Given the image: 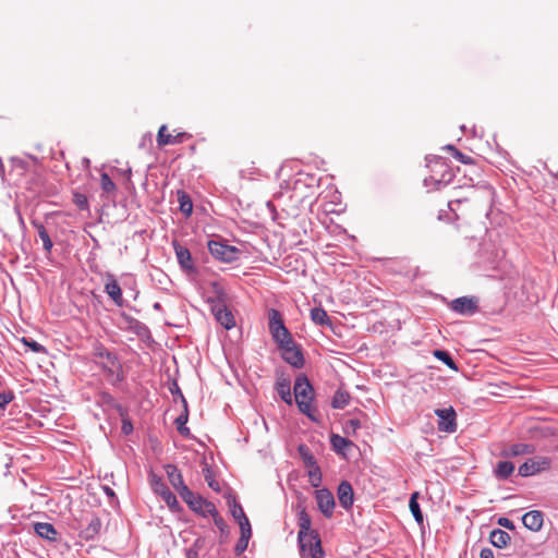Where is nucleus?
<instances>
[{
	"label": "nucleus",
	"mask_w": 558,
	"mask_h": 558,
	"mask_svg": "<svg viewBox=\"0 0 558 558\" xmlns=\"http://www.w3.org/2000/svg\"><path fill=\"white\" fill-rule=\"evenodd\" d=\"M293 391L299 410L314 421L315 409L312 405L314 400V389L305 375L301 374L296 377Z\"/></svg>",
	"instance_id": "2"
},
{
	"label": "nucleus",
	"mask_w": 558,
	"mask_h": 558,
	"mask_svg": "<svg viewBox=\"0 0 558 558\" xmlns=\"http://www.w3.org/2000/svg\"><path fill=\"white\" fill-rule=\"evenodd\" d=\"M34 529L37 535L48 541H54L58 534L53 525L47 522L36 523Z\"/></svg>",
	"instance_id": "22"
},
{
	"label": "nucleus",
	"mask_w": 558,
	"mask_h": 558,
	"mask_svg": "<svg viewBox=\"0 0 558 558\" xmlns=\"http://www.w3.org/2000/svg\"><path fill=\"white\" fill-rule=\"evenodd\" d=\"M311 318L312 320L320 326L330 325V318L327 312L322 307H315L311 310Z\"/></svg>",
	"instance_id": "27"
},
{
	"label": "nucleus",
	"mask_w": 558,
	"mask_h": 558,
	"mask_svg": "<svg viewBox=\"0 0 558 558\" xmlns=\"http://www.w3.org/2000/svg\"><path fill=\"white\" fill-rule=\"evenodd\" d=\"M182 402H183V412L177 417L175 425H177L178 432L181 435L187 436L190 434V429L185 426V424L187 423V418H189L187 403L184 399L182 400Z\"/></svg>",
	"instance_id": "26"
},
{
	"label": "nucleus",
	"mask_w": 558,
	"mask_h": 558,
	"mask_svg": "<svg viewBox=\"0 0 558 558\" xmlns=\"http://www.w3.org/2000/svg\"><path fill=\"white\" fill-rule=\"evenodd\" d=\"M438 416V429L444 433L452 434L457 430V413L452 407L447 409H436Z\"/></svg>",
	"instance_id": "8"
},
{
	"label": "nucleus",
	"mask_w": 558,
	"mask_h": 558,
	"mask_svg": "<svg viewBox=\"0 0 558 558\" xmlns=\"http://www.w3.org/2000/svg\"><path fill=\"white\" fill-rule=\"evenodd\" d=\"M330 441L338 453H343L344 449L353 445L351 440L339 435H332Z\"/></svg>",
	"instance_id": "31"
},
{
	"label": "nucleus",
	"mask_w": 558,
	"mask_h": 558,
	"mask_svg": "<svg viewBox=\"0 0 558 558\" xmlns=\"http://www.w3.org/2000/svg\"><path fill=\"white\" fill-rule=\"evenodd\" d=\"M123 430H124V433H130L132 430V425L124 423Z\"/></svg>",
	"instance_id": "53"
},
{
	"label": "nucleus",
	"mask_w": 558,
	"mask_h": 558,
	"mask_svg": "<svg viewBox=\"0 0 558 558\" xmlns=\"http://www.w3.org/2000/svg\"><path fill=\"white\" fill-rule=\"evenodd\" d=\"M191 137V134L186 132H179L177 134L168 133V126L162 124L158 130L156 141L159 147H165L167 145L181 144Z\"/></svg>",
	"instance_id": "9"
},
{
	"label": "nucleus",
	"mask_w": 558,
	"mask_h": 558,
	"mask_svg": "<svg viewBox=\"0 0 558 558\" xmlns=\"http://www.w3.org/2000/svg\"><path fill=\"white\" fill-rule=\"evenodd\" d=\"M181 498L192 511L203 517H207L209 513L215 512V505L211 501L194 494L191 489H185Z\"/></svg>",
	"instance_id": "4"
},
{
	"label": "nucleus",
	"mask_w": 558,
	"mask_h": 558,
	"mask_svg": "<svg viewBox=\"0 0 558 558\" xmlns=\"http://www.w3.org/2000/svg\"><path fill=\"white\" fill-rule=\"evenodd\" d=\"M214 295L208 298V302L211 305L225 306L227 301V294L223 288L218 282L211 283Z\"/></svg>",
	"instance_id": "21"
},
{
	"label": "nucleus",
	"mask_w": 558,
	"mask_h": 558,
	"mask_svg": "<svg viewBox=\"0 0 558 558\" xmlns=\"http://www.w3.org/2000/svg\"><path fill=\"white\" fill-rule=\"evenodd\" d=\"M320 542L319 535L316 532V537L312 538L310 535L306 537L304 542H300L301 549L303 551L307 550L310 555L313 554L314 543Z\"/></svg>",
	"instance_id": "42"
},
{
	"label": "nucleus",
	"mask_w": 558,
	"mask_h": 558,
	"mask_svg": "<svg viewBox=\"0 0 558 558\" xmlns=\"http://www.w3.org/2000/svg\"><path fill=\"white\" fill-rule=\"evenodd\" d=\"M105 292L118 305L122 306L123 295L120 284L112 274H106Z\"/></svg>",
	"instance_id": "12"
},
{
	"label": "nucleus",
	"mask_w": 558,
	"mask_h": 558,
	"mask_svg": "<svg viewBox=\"0 0 558 558\" xmlns=\"http://www.w3.org/2000/svg\"><path fill=\"white\" fill-rule=\"evenodd\" d=\"M361 427V422L357 418H351L345 422L344 432L347 434H355V432Z\"/></svg>",
	"instance_id": "43"
},
{
	"label": "nucleus",
	"mask_w": 558,
	"mask_h": 558,
	"mask_svg": "<svg viewBox=\"0 0 558 558\" xmlns=\"http://www.w3.org/2000/svg\"><path fill=\"white\" fill-rule=\"evenodd\" d=\"M298 523L300 527L298 533L299 542H304L308 535L312 538L316 537V531L312 530V520L305 508L301 509Z\"/></svg>",
	"instance_id": "13"
},
{
	"label": "nucleus",
	"mask_w": 558,
	"mask_h": 558,
	"mask_svg": "<svg viewBox=\"0 0 558 558\" xmlns=\"http://www.w3.org/2000/svg\"><path fill=\"white\" fill-rule=\"evenodd\" d=\"M317 507L327 518H331L335 509V498L330 490L323 488L315 494Z\"/></svg>",
	"instance_id": "10"
},
{
	"label": "nucleus",
	"mask_w": 558,
	"mask_h": 558,
	"mask_svg": "<svg viewBox=\"0 0 558 558\" xmlns=\"http://www.w3.org/2000/svg\"><path fill=\"white\" fill-rule=\"evenodd\" d=\"M350 401V395L345 391L338 390L336 391L331 405L333 409H343L349 404Z\"/></svg>",
	"instance_id": "33"
},
{
	"label": "nucleus",
	"mask_w": 558,
	"mask_h": 558,
	"mask_svg": "<svg viewBox=\"0 0 558 558\" xmlns=\"http://www.w3.org/2000/svg\"><path fill=\"white\" fill-rule=\"evenodd\" d=\"M451 308L462 315H472L477 310V301L474 298H458L451 302Z\"/></svg>",
	"instance_id": "14"
},
{
	"label": "nucleus",
	"mask_w": 558,
	"mask_h": 558,
	"mask_svg": "<svg viewBox=\"0 0 558 558\" xmlns=\"http://www.w3.org/2000/svg\"><path fill=\"white\" fill-rule=\"evenodd\" d=\"M101 529V521L99 518L93 517L88 525L82 530L81 536L85 539L94 538Z\"/></svg>",
	"instance_id": "25"
},
{
	"label": "nucleus",
	"mask_w": 558,
	"mask_h": 558,
	"mask_svg": "<svg viewBox=\"0 0 558 558\" xmlns=\"http://www.w3.org/2000/svg\"><path fill=\"white\" fill-rule=\"evenodd\" d=\"M299 453L302 458V461H303L305 468H308V466L313 468V465L317 464L313 453L311 452L308 447H306L305 445L299 446Z\"/></svg>",
	"instance_id": "35"
},
{
	"label": "nucleus",
	"mask_w": 558,
	"mask_h": 558,
	"mask_svg": "<svg viewBox=\"0 0 558 558\" xmlns=\"http://www.w3.org/2000/svg\"><path fill=\"white\" fill-rule=\"evenodd\" d=\"M214 518L215 524L219 527H222L223 525V519L219 515L217 509L215 508V512L209 513Z\"/></svg>",
	"instance_id": "51"
},
{
	"label": "nucleus",
	"mask_w": 558,
	"mask_h": 558,
	"mask_svg": "<svg viewBox=\"0 0 558 558\" xmlns=\"http://www.w3.org/2000/svg\"><path fill=\"white\" fill-rule=\"evenodd\" d=\"M23 343L35 353H46L45 347L34 340H27L26 338H23Z\"/></svg>",
	"instance_id": "44"
},
{
	"label": "nucleus",
	"mask_w": 558,
	"mask_h": 558,
	"mask_svg": "<svg viewBox=\"0 0 558 558\" xmlns=\"http://www.w3.org/2000/svg\"><path fill=\"white\" fill-rule=\"evenodd\" d=\"M498 524L505 529H508V530H513L514 529V524L513 522L508 519V518H499L498 519Z\"/></svg>",
	"instance_id": "50"
},
{
	"label": "nucleus",
	"mask_w": 558,
	"mask_h": 558,
	"mask_svg": "<svg viewBox=\"0 0 558 558\" xmlns=\"http://www.w3.org/2000/svg\"><path fill=\"white\" fill-rule=\"evenodd\" d=\"M231 514L233 515V518L240 522V520L242 519H245L247 518L243 511V508L241 507V505L234 502V505L232 506L231 508Z\"/></svg>",
	"instance_id": "46"
},
{
	"label": "nucleus",
	"mask_w": 558,
	"mask_h": 558,
	"mask_svg": "<svg viewBox=\"0 0 558 558\" xmlns=\"http://www.w3.org/2000/svg\"><path fill=\"white\" fill-rule=\"evenodd\" d=\"M149 483L153 490L162 497L167 506L172 511L180 510V505L178 502L175 495L172 494V492L167 487V485L162 482L161 477L157 476L156 474H150Z\"/></svg>",
	"instance_id": "6"
},
{
	"label": "nucleus",
	"mask_w": 558,
	"mask_h": 558,
	"mask_svg": "<svg viewBox=\"0 0 558 558\" xmlns=\"http://www.w3.org/2000/svg\"><path fill=\"white\" fill-rule=\"evenodd\" d=\"M35 227L37 228L38 235L40 240L43 241L44 248L47 252H50L52 248V241L46 230V228L41 223H35Z\"/></svg>",
	"instance_id": "36"
},
{
	"label": "nucleus",
	"mask_w": 558,
	"mask_h": 558,
	"mask_svg": "<svg viewBox=\"0 0 558 558\" xmlns=\"http://www.w3.org/2000/svg\"><path fill=\"white\" fill-rule=\"evenodd\" d=\"M417 497H418L417 492H415L411 495L409 507H410V510H411L413 517L415 518L416 522L422 524L423 523V514L420 509V505L417 502Z\"/></svg>",
	"instance_id": "34"
},
{
	"label": "nucleus",
	"mask_w": 558,
	"mask_h": 558,
	"mask_svg": "<svg viewBox=\"0 0 558 558\" xmlns=\"http://www.w3.org/2000/svg\"><path fill=\"white\" fill-rule=\"evenodd\" d=\"M338 500L341 507L350 509L354 501V493L352 485L348 481H342L337 490Z\"/></svg>",
	"instance_id": "17"
},
{
	"label": "nucleus",
	"mask_w": 558,
	"mask_h": 558,
	"mask_svg": "<svg viewBox=\"0 0 558 558\" xmlns=\"http://www.w3.org/2000/svg\"><path fill=\"white\" fill-rule=\"evenodd\" d=\"M14 398L12 391L0 392V409H4Z\"/></svg>",
	"instance_id": "47"
},
{
	"label": "nucleus",
	"mask_w": 558,
	"mask_h": 558,
	"mask_svg": "<svg viewBox=\"0 0 558 558\" xmlns=\"http://www.w3.org/2000/svg\"><path fill=\"white\" fill-rule=\"evenodd\" d=\"M535 451L536 448L533 445L520 442L511 445L502 454L506 457H518L533 454Z\"/></svg>",
	"instance_id": "20"
},
{
	"label": "nucleus",
	"mask_w": 558,
	"mask_h": 558,
	"mask_svg": "<svg viewBox=\"0 0 558 558\" xmlns=\"http://www.w3.org/2000/svg\"><path fill=\"white\" fill-rule=\"evenodd\" d=\"M167 477L170 482V484L173 486V488L179 493L180 496L184 494L185 489H190L183 481V476L180 472V470L173 465V464H167L165 466Z\"/></svg>",
	"instance_id": "15"
},
{
	"label": "nucleus",
	"mask_w": 558,
	"mask_h": 558,
	"mask_svg": "<svg viewBox=\"0 0 558 558\" xmlns=\"http://www.w3.org/2000/svg\"><path fill=\"white\" fill-rule=\"evenodd\" d=\"M551 460L548 457H535L526 460L519 468V475L523 477L533 476L539 472L550 469Z\"/></svg>",
	"instance_id": "7"
},
{
	"label": "nucleus",
	"mask_w": 558,
	"mask_h": 558,
	"mask_svg": "<svg viewBox=\"0 0 558 558\" xmlns=\"http://www.w3.org/2000/svg\"><path fill=\"white\" fill-rule=\"evenodd\" d=\"M210 310H211L213 315L217 319V322L219 324H221V326H223L226 329L229 330L234 327V325H235L234 316L231 313V311H229L227 308V305H225V306L211 305Z\"/></svg>",
	"instance_id": "16"
},
{
	"label": "nucleus",
	"mask_w": 558,
	"mask_h": 558,
	"mask_svg": "<svg viewBox=\"0 0 558 558\" xmlns=\"http://www.w3.org/2000/svg\"><path fill=\"white\" fill-rule=\"evenodd\" d=\"M490 543L498 548H504L510 541V535L499 529L493 530L489 535Z\"/></svg>",
	"instance_id": "24"
},
{
	"label": "nucleus",
	"mask_w": 558,
	"mask_h": 558,
	"mask_svg": "<svg viewBox=\"0 0 558 558\" xmlns=\"http://www.w3.org/2000/svg\"><path fill=\"white\" fill-rule=\"evenodd\" d=\"M282 351V359L290 365L299 368L304 364V357L301 350L296 347L293 340L288 345L279 348Z\"/></svg>",
	"instance_id": "11"
},
{
	"label": "nucleus",
	"mask_w": 558,
	"mask_h": 558,
	"mask_svg": "<svg viewBox=\"0 0 558 558\" xmlns=\"http://www.w3.org/2000/svg\"><path fill=\"white\" fill-rule=\"evenodd\" d=\"M325 554L322 547V542L314 543L313 554L311 558H324Z\"/></svg>",
	"instance_id": "48"
},
{
	"label": "nucleus",
	"mask_w": 558,
	"mask_h": 558,
	"mask_svg": "<svg viewBox=\"0 0 558 558\" xmlns=\"http://www.w3.org/2000/svg\"><path fill=\"white\" fill-rule=\"evenodd\" d=\"M73 203L81 210H87L89 208L88 199L85 194L80 192L73 193Z\"/></svg>",
	"instance_id": "40"
},
{
	"label": "nucleus",
	"mask_w": 558,
	"mask_h": 558,
	"mask_svg": "<svg viewBox=\"0 0 558 558\" xmlns=\"http://www.w3.org/2000/svg\"><path fill=\"white\" fill-rule=\"evenodd\" d=\"M469 201H470V197H468V196L456 197V198L449 201L448 206L451 211L456 213L462 203H468Z\"/></svg>",
	"instance_id": "45"
},
{
	"label": "nucleus",
	"mask_w": 558,
	"mask_h": 558,
	"mask_svg": "<svg viewBox=\"0 0 558 558\" xmlns=\"http://www.w3.org/2000/svg\"><path fill=\"white\" fill-rule=\"evenodd\" d=\"M238 523L240 525L241 537L243 538V541L245 542V539H250V537L252 535V530H251V524H250L248 519L247 518L242 519Z\"/></svg>",
	"instance_id": "41"
},
{
	"label": "nucleus",
	"mask_w": 558,
	"mask_h": 558,
	"mask_svg": "<svg viewBox=\"0 0 558 558\" xmlns=\"http://www.w3.org/2000/svg\"><path fill=\"white\" fill-rule=\"evenodd\" d=\"M100 185L102 191L106 193H113L116 191V184L106 172L101 173L100 175Z\"/></svg>",
	"instance_id": "39"
},
{
	"label": "nucleus",
	"mask_w": 558,
	"mask_h": 558,
	"mask_svg": "<svg viewBox=\"0 0 558 558\" xmlns=\"http://www.w3.org/2000/svg\"><path fill=\"white\" fill-rule=\"evenodd\" d=\"M178 201L180 204V210L182 214H184L186 217L192 214L193 210V204L191 201V197L183 191L178 192Z\"/></svg>",
	"instance_id": "28"
},
{
	"label": "nucleus",
	"mask_w": 558,
	"mask_h": 558,
	"mask_svg": "<svg viewBox=\"0 0 558 558\" xmlns=\"http://www.w3.org/2000/svg\"><path fill=\"white\" fill-rule=\"evenodd\" d=\"M480 558H494V551L490 548H483Z\"/></svg>",
	"instance_id": "52"
},
{
	"label": "nucleus",
	"mask_w": 558,
	"mask_h": 558,
	"mask_svg": "<svg viewBox=\"0 0 558 558\" xmlns=\"http://www.w3.org/2000/svg\"><path fill=\"white\" fill-rule=\"evenodd\" d=\"M307 475H308V482L311 486L317 488L322 484L323 475L322 471L318 464H315L312 466L306 468Z\"/></svg>",
	"instance_id": "29"
},
{
	"label": "nucleus",
	"mask_w": 558,
	"mask_h": 558,
	"mask_svg": "<svg viewBox=\"0 0 558 558\" xmlns=\"http://www.w3.org/2000/svg\"><path fill=\"white\" fill-rule=\"evenodd\" d=\"M208 250L210 254L225 263H232L239 258L240 251L235 246H231L219 241H209Z\"/></svg>",
	"instance_id": "5"
},
{
	"label": "nucleus",
	"mask_w": 558,
	"mask_h": 558,
	"mask_svg": "<svg viewBox=\"0 0 558 558\" xmlns=\"http://www.w3.org/2000/svg\"><path fill=\"white\" fill-rule=\"evenodd\" d=\"M514 471V464L509 461H501L497 464V468L495 470V474L499 478H507L509 477Z\"/></svg>",
	"instance_id": "30"
},
{
	"label": "nucleus",
	"mask_w": 558,
	"mask_h": 558,
	"mask_svg": "<svg viewBox=\"0 0 558 558\" xmlns=\"http://www.w3.org/2000/svg\"><path fill=\"white\" fill-rule=\"evenodd\" d=\"M544 522L543 513L538 510H532L526 512L522 517L523 525L534 532H537L542 529Z\"/></svg>",
	"instance_id": "18"
},
{
	"label": "nucleus",
	"mask_w": 558,
	"mask_h": 558,
	"mask_svg": "<svg viewBox=\"0 0 558 558\" xmlns=\"http://www.w3.org/2000/svg\"><path fill=\"white\" fill-rule=\"evenodd\" d=\"M203 473H204V478H205L207 485L215 492H220V485H219L218 481H216V478H215L214 471L209 466L206 465L203 469Z\"/></svg>",
	"instance_id": "37"
},
{
	"label": "nucleus",
	"mask_w": 558,
	"mask_h": 558,
	"mask_svg": "<svg viewBox=\"0 0 558 558\" xmlns=\"http://www.w3.org/2000/svg\"><path fill=\"white\" fill-rule=\"evenodd\" d=\"M173 247L175 251L177 259L180 264V266L183 269L192 270L193 269V260L192 255L190 251L185 247L179 244L177 241L173 242Z\"/></svg>",
	"instance_id": "19"
},
{
	"label": "nucleus",
	"mask_w": 558,
	"mask_h": 558,
	"mask_svg": "<svg viewBox=\"0 0 558 558\" xmlns=\"http://www.w3.org/2000/svg\"><path fill=\"white\" fill-rule=\"evenodd\" d=\"M445 150L449 151L451 156L458 161L464 165H471L474 162L473 158L458 150L453 145H447L444 147Z\"/></svg>",
	"instance_id": "32"
},
{
	"label": "nucleus",
	"mask_w": 558,
	"mask_h": 558,
	"mask_svg": "<svg viewBox=\"0 0 558 558\" xmlns=\"http://www.w3.org/2000/svg\"><path fill=\"white\" fill-rule=\"evenodd\" d=\"M276 390L286 403H288L289 405L292 404V396H291L289 379L279 378L276 383Z\"/></svg>",
	"instance_id": "23"
},
{
	"label": "nucleus",
	"mask_w": 558,
	"mask_h": 558,
	"mask_svg": "<svg viewBox=\"0 0 558 558\" xmlns=\"http://www.w3.org/2000/svg\"><path fill=\"white\" fill-rule=\"evenodd\" d=\"M426 168L428 174L424 178V183L426 187L432 190H440L450 183L454 177L447 159L440 156L428 157Z\"/></svg>",
	"instance_id": "1"
},
{
	"label": "nucleus",
	"mask_w": 558,
	"mask_h": 558,
	"mask_svg": "<svg viewBox=\"0 0 558 558\" xmlns=\"http://www.w3.org/2000/svg\"><path fill=\"white\" fill-rule=\"evenodd\" d=\"M434 355L435 357H437L439 361L444 362L448 367H450L451 369L453 371H457L458 367L454 363V361L452 360V357L449 355L448 352L446 351H442V350H436L434 352Z\"/></svg>",
	"instance_id": "38"
},
{
	"label": "nucleus",
	"mask_w": 558,
	"mask_h": 558,
	"mask_svg": "<svg viewBox=\"0 0 558 558\" xmlns=\"http://www.w3.org/2000/svg\"><path fill=\"white\" fill-rule=\"evenodd\" d=\"M268 319L270 335L278 347L290 344L293 339L290 331L284 326L281 313L278 310L271 308L268 311Z\"/></svg>",
	"instance_id": "3"
},
{
	"label": "nucleus",
	"mask_w": 558,
	"mask_h": 558,
	"mask_svg": "<svg viewBox=\"0 0 558 558\" xmlns=\"http://www.w3.org/2000/svg\"><path fill=\"white\" fill-rule=\"evenodd\" d=\"M247 544H248V539H245V542H244L243 538L240 537V539L238 541V543L235 545V553L238 555L242 554L247 548Z\"/></svg>",
	"instance_id": "49"
}]
</instances>
